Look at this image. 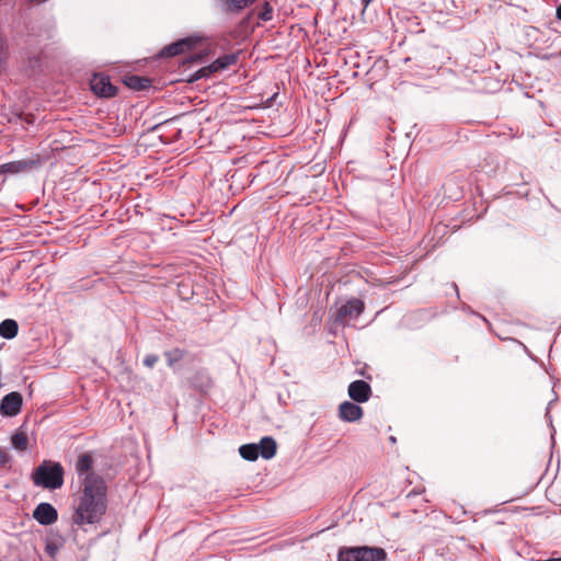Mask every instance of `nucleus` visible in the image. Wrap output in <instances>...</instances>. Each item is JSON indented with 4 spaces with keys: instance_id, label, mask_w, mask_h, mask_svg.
Listing matches in <instances>:
<instances>
[{
    "instance_id": "f257e3e1",
    "label": "nucleus",
    "mask_w": 561,
    "mask_h": 561,
    "mask_svg": "<svg viewBox=\"0 0 561 561\" xmlns=\"http://www.w3.org/2000/svg\"><path fill=\"white\" fill-rule=\"evenodd\" d=\"M107 486L104 479L90 473L82 480V490L72 514V524L83 528L101 522L107 508Z\"/></svg>"
},
{
    "instance_id": "f03ea898",
    "label": "nucleus",
    "mask_w": 561,
    "mask_h": 561,
    "mask_svg": "<svg viewBox=\"0 0 561 561\" xmlns=\"http://www.w3.org/2000/svg\"><path fill=\"white\" fill-rule=\"evenodd\" d=\"M35 485L56 490L64 484V468L59 462L43 461L33 472Z\"/></svg>"
},
{
    "instance_id": "7ed1b4c3",
    "label": "nucleus",
    "mask_w": 561,
    "mask_h": 561,
    "mask_svg": "<svg viewBox=\"0 0 561 561\" xmlns=\"http://www.w3.org/2000/svg\"><path fill=\"white\" fill-rule=\"evenodd\" d=\"M387 552L380 547H350L341 548L337 561H386Z\"/></svg>"
},
{
    "instance_id": "20e7f679",
    "label": "nucleus",
    "mask_w": 561,
    "mask_h": 561,
    "mask_svg": "<svg viewBox=\"0 0 561 561\" xmlns=\"http://www.w3.org/2000/svg\"><path fill=\"white\" fill-rule=\"evenodd\" d=\"M241 54H242L241 50H237V51H233L230 54L219 56L210 65L203 67V68L198 69L197 71H195L191 76L190 81H196L202 78H207L215 72L228 70L231 67L237 66L240 60Z\"/></svg>"
},
{
    "instance_id": "39448f33",
    "label": "nucleus",
    "mask_w": 561,
    "mask_h": 561,
    "mask_svg": "<svg viewBox=\"0 0 561 561\" xmlns=\"http://www.w3.org/2000/svg\"><path fill=\"white\" fill-rule=\"evenodd\" d=\"M43 162L44 159L41 157V154L35 153L27 159L0 164V175L30 172L32 170L38 169Z\"/></svg>"
},
{
    "instance_id": "423d86ee",
    "label": "nucleus",
    "mask_w": 561,
    "mask_h": 561,
    "mask_svg": "<svg viewBox=\"0 0 561 561\" xmlns=\"http://www.w3.org/2000/svg\"><path fill=\"white\" fill-rule=\"evenodd\" d=\"M91 90L99 96L112 98L117 89L111 83L110 77L103 73H95L90 80Z\"/></svg>"
},
{
    "instance_id": "0eeeda50",
    "label": "nucleus",
    "mask_w": 561,
    "mask_h": 561,
    "mask_svg": "<svg viewBox=\"0 0 561 561\" xmlns=\"http://www.w3.org/2000/svg\"><path fill=\"white\" fill-rule=\"evenodd\" d=\"M22 404V394L18 391H12L2 398L0 402V414L10 417L15 416L21 412Z\"/></svg>"
},
{
    "instance_id": "6e6552de",
    "label": "nucleus",
    "mask_w": 561,
    "mask_h": 561,
    "mask_svg": "<svg viewBox=\"0 0 561 561\" xmlns=\"http://www.w3.org/2000/svg\"><path fill=\"white\" fill-rule=\"evenodd\" d=\"M364 311V302L360 299H351L342 305L336 312V321L345 322L351 319H356Z\"/></svg>"
},
{
    "instance_id": "1a4fd4ad",
    "label": "nucleus",
    "mask_w": 561,
    "mask_h": 561,
    "mask_svg": "<svg viewBox=\"0 0 561 561\" xmlns=\"http://www.w3.org/2000/svg\"><path fill=\"white\" fill-rule=\"evenodd\" d=\"M33 518L41 525L48 526L58 519V513L51 504L44 502L35 507Z\"/></svg>"
},
{
    "instance_id": "9d476101",
    "label": "nucleus",
    "mask_w": 561,
    "mask_h": 561,
    "mask_svg": "<svg viewBox=\"0 0 561 561\" xmlns=\"http://www.w3.org/2000/svg\"><path fill=\"white\" fill-rule=\"evenodd\" d=\"M196 43H197V41L193 37L182 38L178 42H174V43L165 46L161 50L160 55L162 57H174L178 55H182L187 51H191L195 47Z\"/></svg>"
},
{
    "instance_id": "9b49d317",
    "label": "nucleus",
    "mask_w": 561,
    "mask_h": 561,
    "mask_svg": "<svg viewBox=\"0 0 561 561\" xmlns=\"http://www.w3.org/2000/svg\"><path fill=\"white\" fill-rule=\"evenodd\" d=\"M348 396L355 402H367L371 396V388L369 383L364 380H355L348 386Z\"/></svg>"
},
{
    "instance_id": "f8f14e48",
    "label": "nucleus",
    "mask_w": 561,
    "mask_h": 561,
    "mask_svg": "<svg viewBox=\"0 0 561 561\" xmlns=\"http://www.w3.org/2000/svg\"><path fill=\"white\" fill-rule=\"evenodd\" d=\"M255 0H217V8L224 13H240L248 7L252 5Z\"/></svg>"
},
{
    "instance_id": "ddd939ff",
    "label": "nucleus",
    "mask_w": 561,
    "mask_h": 561,
    "mask_svg": "<svg viewBox=\"0 0 561 561\" xmlns=\"http://www.w3.org/2000/svg\"><path fill=\"white\" fill-rule=\"evenodd\" d=\"M363 416V409L350 401H344L339 407V417L345 422H355Z\"/></svg>"
},
{
    "instance_id": "4468645a",
    "label": "nucleus",
    "mask_w": 561,
    "mask_h": 561,
    "mask_svg": "<svg viewBox=\"0 0 561 561\" xmlns=\"http://www.w3.org/2000/svg\"><path fill=\"white\" fill-rule=\"evenodd\" d=\"M93 462H94V460H93V457L91 454L84 453V454L79 455L77 462H76L77 473L80 477L84 476V478L90 473H94L92 471Z\"/></svg>"
},
{
    "instance_id": "2eb2a0df",
    "label": "nucleus",
    "mask_w": 561,
    "mask_h": 561,
    "mask_svg": "<svg viewBox=\"0 0 561 561\" xmlns=\"http://www.w3.org/2000/svg\"><path fill=\"white\" fill-rule=\"evenodd\" d=\"M259 447V454L264 459H271L275 456L277 450V444L275 439L271 436L263 437L260 443L257 444Z\"/></svg>"
},
{
    "instance_id": "dca6fc26",
    "label": "nucleus",
    "mask_w": 561,
    "mask_h": 561,
    "mask_svg": "<svg viewBox=\"0 0 561 561\" xmlns=\"http://www.w3.org/2000/svg\"><path fill=\"white\" fill-rule=\"evenodd\" d=\"M19 332V324L13 319H5L0 323V336L7 340L14 339Z\"/></svg>"
},
{
    "instance_id": "f3484780",
    "label": "nucleus",
    "mask_w": 561,
    "mask_h": 561,
    "mask_svg": "<svg viewBox=\"0 0 561 561\" xmlns=\"http://www.w3.org/2000/svg\"><path fill=\"white\" fill-rule=\"evenodd\" d=\"M239 454L243 459L249 460V461H255L260 456L259 447L256 444L242 445L239 448Z\"/></svg>"
},
{
    "instance_id": "a211bd4d",
    "label": "nucleus",
    "mask_w": 561,
    "mask_h": 561,
    "mask_svg": "<svg viewBox=\"0 0 561 561\" xmlns=\"http://www.w3.org/2000/svg\"><path fill=\"white\" fill-rule=\"evenodd\" d=\"M125 83L128 88L137 91L144 90L150 85L149 79L135 75L127 77Z\"/></svg>"
},
{
    "instance_id": "6ab92c4d",
    "label": "nucleus",
    "mask_w": 561,
    "mask_h": 561,
    "mask_svg": "<svg viewBox=\"0 0 561 561\" xmlns=\"http://www.w3.org/2000/svg\"><path fill=\"white\" fill-rule=\"evenodd\" d=\"M12 446L20 451H24L27 448L28 437L25 432L18 431L11 437Z\"/></svg>"
},
{
    "instance_id": "aec40b11",
    "label": "nucleus",
    "mask_w": 561,
    "mask_h": 561,
    "mask_svg": "<svg viewBox=\"0 0 561 561\" xmlns=\"http://www.w3.org/2000/svg\"><path fill=\"white\" fill-rule=\"evenodd\" d=\"M184 355L185 351L181 348H173L164 353L169 366H173L176 362H180Z\"/></svg>"
},
{
    "instance_id": "412c9836",
    "label": "nucleus",
    "mask_w": 561,
    "mask_h": 561,
    "mask_svg": "<svg viewBox=\"0 0 561 561\" xmlns=\"http://www.w3.org/2000/svg\"><path fill=\"white\" fill-rule=\"evenodd\" d=\"M260 20L270 21L273 18V9L268 2H265L263 10L259 14Z\"/></svg>"
},
{
    "instance_id": "4be33fe9",
    "label": "nucleus",
    "mask_w": 561,
    "mask_h": 561,
    "mask_svg": "<svg viewBox=\"0 0 561 561\" xmlns=\"http://www.w3.org/2000/svg\"><path fill=\"white\" fill-rule=\"evenodd\" d=\"M159 360V357L154 354H149L145 357L144 359V365L149 367V368H152Z\"/></svg>"
},
{
    "instance_id": "5701e85b",
    "label": "nucleus",
    "mask_w": 561,
    "mask_h": 561,
    "mask_svg": "<svg viewBox=\"0 0 561 561\" xmlns=\"http://www.w3.org/2000/svg\"><path fill=\"white\" fill-rule=\"evenodd\" d=\"M8 460V457L4 453L0 451V465H4Z\"/></svg>"
},
{
    "instance_id": "b1692460",
    "label": "nucleus",
    "mask_w": 561,
    "mask_h": 561,
    "mask_svg": "<svg viewBox=\"0 0 561 561\" xmlns=\"http://www.w3.org/2000/svg\"><path fill=\"white\" fill-rule=\"evenodd\" d=\"M360 1V5L363 7V12L366 10V8L368 7V4L373 1V0H359Z\"/></svg>"
},
{
    "instance_id": "393cba45",
    "label": "nucleus",
    "mask_w": 561,
    "mask_h": 561,
    "mask_svg": "<svg viewBox=\"0 0 561 561\" xmlns=\"http://www.w3.org/2000/svg\"><path fill=\"white\" fill-rule=\"evenodd\" d=\"M557 18L561 20V4L557 8Z\"/></svg>"
}]
</instances>
